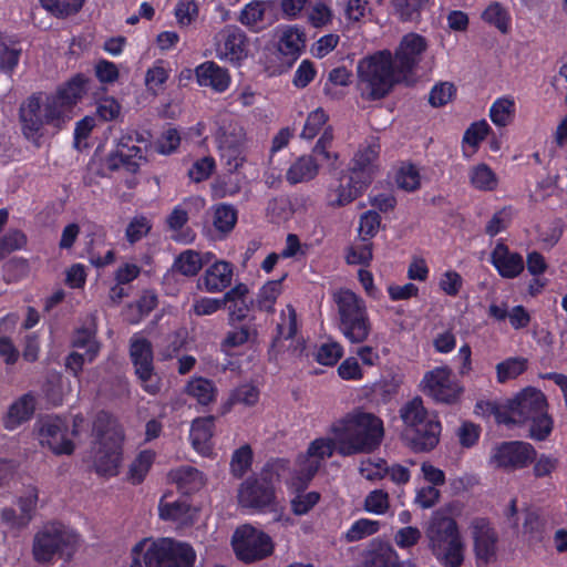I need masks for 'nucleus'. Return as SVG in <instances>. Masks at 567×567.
Returning a JSON list of instances; mask_svg holds the SVG:
<instances>
[{
  "label": "nucleus",
  "mask_w": 567,
  "mask_h": 567,
  "mask_svg": "<svg viewBox=\"0 0 567 567\" xmlns=\"http://www.w3.org/2000/svg\"><path fill=\"white\" fill-rule=\"evenodd\" d=\"M486 406L499 424L529 422V437L535 441H545L553 432L554 421L544 392H517L506 403L487 402Z\"/></svg>",
  "instance_id": "f257e3e1"
},
{
  "label": "nucleus",
  "mask_w": 567,
  "mask_h": 567,
  "mask_svg": "<svg viewBox=\"0 0 567 567\" xmlns=\"http://www.w3.org/2000/svg\"><path fill=\"white\" fill-rule=\"evenodd\" d=\"M329 432L337 437L338 454L346 457L377 451L384 437V425L373 413L358 411L334 421Z\"/></svg>",
  "instance_id": "f03ea898"
},
{
  "label": "nucleus",
  "mask_w": 567,
  "mask_h": 567,
  "mask_svg": "<svg viewBox=\"0 0 567 567\" xmlns=\"http://www.w3.org/2000/svg\"><path fill=\"white\" fill-rule=\"evenodd\" d=\"M406 82L390 50L377 51L358 61L357 89L363 100H381L396 84Z\"/></svg>",
  "instance_id": "7ed1b4c3"
},
{
  "label": "nucleus",
  "mask_w": 567,
  "mask_h": 567,
  "mask_svg": "<svg viewBox=\"0 0 567 567\" xmlns=\"http://www.w3.org/2000/svg\"><path fill=\"white\" fill-rule=\"evenodd\" d=\"M196 553L185 542L171 537H145L131 549L128 567H194Z\"/></svg>",
  "instance_id": "20e7f679"
},
{
  "label": "nucleus",
  "mask_w": 567,
  "mask_h": 567,
  "mask_svg": "<svg viewBox=\"0 0 567 567\" xmlns=\"http://www.w3.org/2000/svg\"><path fill=\"white\" fill-rule=\"evenodd\" d=\"M92 431L99 446L93 461L96 474L104 477L116 476L123 458L122 427L111 413L100 411L93 421Z\"/></svg>",
  "instance_id": "39448f33"
},
{
  "label": "nucleus",
  "mask_w": 567,
  "mask_h": 567,
  "mask_svg": "<svg viewBox=\"0 0 567 567\" xmlns=\"http://www.w3.org/2000/svg\"><path fill=\"white\" fill-rule=\"evenodd\" d=\"M290 471V461L284 457L270 458L259 475L248 476L238 488L241 507L264 511L276 503L275 484Z\"/></svg>",
  "instance_id": "423d86ee"
},
{
  "label": "nucleus",
  "mask_w": 567,
  "mask_h": 567,
  "mask_svg": "<svg viewBox=\"0 0 567 567\" xmlns=\"http://www.w3.org/2000/svg\"><path fill=\"white\" fill-rule=\"evenodd\" d=\"M80 535L60 523L45 525L33 537L32 555L37 563L48 564L55 557L71 560L80 546Z\"/></svg>",
  "instance_id": "0eeeda50"
},
{
  "label": "nucleus",
  "mask_w": 567,
  "mask_h": 567,
  "mask_svg": "<svg viewBox=\"0 0 567 567\" xmlns=\"http://www.w3.org/2000/svg\"><path fill=\"white\" fill-rule=\"evenodd\" d=\"M19 121L22 134L32 141L40 137L44 125L60 130L66 123L58 104L50 95L43 93H34L22 101L19 107Z\"/></svg>",
  "instance_id": "6e6552de"
},
{
  "label": "nucleus",
  "mask_w": 567,
  "mask_h": 567,
  "mask_svg": "<svg viewBox=\"0 0 567 567\" xmlns=\"http://www.w3.org/2000/svg\"><path fill=\"white\" fill-rule=\"evenodd\" d=\"M427 537L433 555L443 566L460 567L463 564V543L454 518L435 515L427 528Z\"/></svg>",
  "instance_id": "1a4fd4ad"
},
{
  "label": "nucleus",
  "mask_w": 567,
  "mask_h": 567,
  "mask_svg": "<svg viewBox=\"0 0 567 567\" xmlns=\"http://www.w3.org/2000/svg\"><path fill=\"white\" fill-rule=\"evenodd\" d=\"M231 546L236 557L246 564L261 560L270 556L274 550L270 536L250 525L236 528Z\"/></svg>",
  "instance_id": "9d476101"
},
{
  "label": "nucleus",
  "mask_w": 567,
  "mask_h": 567,
  "mask_svg": "<svg viewBox=\"0 0 567 567\" xmlns=\"http://www.w3.org/2000/svg\"><path fill=\"white\" fill-rule=\"evenodd\" d=\"M216 56L234 65H240L248 58L249 39L235 24H227L214 37Z\"/></svg>",
  "instance_id": "9b49d317"
},
{
  "label": "nucleus",
  "mask_w": 567,
  "mask_h": 567,
  "mask_svg": "<svg viewBox=\"0 0 567 567\" xmlns=\"http://www.w3.org/2000/svg\"><path fill=\"white\" fill-rule=\"evenodd\" d=\"M537 455L536 449L528 442L506 441L496 445L491 455V463L506 472L526 468Z\"/></svg>",
  "instance_id": "f8f14e48"
},
{
  "label": "nucleus",
  "mask_w": 567,
  "mask_h": 567,
  "mask_svg": "<svg viewBox=\"0 0 567 567\" xmlns=\"http://www.w3.org/2000/svg\"><path fill=\"white\" fill-rule=\"evenodd\" d=\"M427 41L421 34L411 32L405 34L399 42L393 58L395 64L409 82L415 68L422 60L423 53L427 50Z\"/></svg>",
  "instance_id": "ddd939ff"
},
{
  "label": "nucleus",
  "mask_w": 567,
  "mask_h": 567,
  "mask_svg": "<svg viewBox=\"0 0 567 567\" xmlns=\"http://www.w3.org/2000/svg\"><path fill=\"white\" fill-rule=\"evenodd\" d=\"M442 424L436 414H432L417 426L403 430L402 439L414 453L433 451L440 443Z\"/></svg>",
  "instance_id": "4468645a"
},
{
  "label": "nucleus",
  "mask_w": 567,
  "mask_h": 567,
  "mask_svg": "<svg viewBox=\"0 0 567 567\" xmlns=\"http://www.w3.org/2000/svg\"><path fill=\"white\" fill-rule=\"evenodd\" d=\"M476 560L483 565L496 558L498 534L488 518L476 517L471 523Z\"/></svg>",
  "instance_id": "2eb2a0df"
},
{
  "label": "nucleus",
  "mask_w": 567,
  "mask_h": 567,
  "mask_svg": "<svg viewBox=\"0 0 567 567\" xmlns=\"http://www.w3.org/2000/svg\"><path fill=\"white\" fill-rule=\"evenodd\" d=\"M237 20L250 32H261L278 20L275 2L270 0H251L240 9Z\"/></svg>",
  "instance_id": "dca6fc26"
},
{
  "label": "nucleus",
  "mask_w": 567,
  "mask_h": 567,
  "mask_svg": "<svg viewBox=\"0 0 567 567\" xmlns=\"http://www.w3.org/2000/svg\"><path fill=\"white\" fill-rule=\"evenodd\" d=\"M95 328L92 324L79 329L73 337V352L65 360V367L76 372L85 362H91L97 355L100 344L95 339Z\"/></svg>",
  "instance_id": "f3484780"
},
{
  "label": "nucleus",
  "mask_w": 567,
  "mask_h": 567,
  "mask_svg": "<svg viewBox=\"0 0 567 567\" xmlns=\"http://www.w3.org/2000/svg\"><path fill=\"white\" fill-rule=\"evenodd\" d=\"M205 205V202L200 197H189L184 199L181 204L174 207L172 213L167 216L166 223L172 231V238L175 241L183 243V244H190L194 238L195 234L189 229L185 228L184 226L188 221V216L194 207V209H200Z\"/></svg>",
  "instance_id": "a211bd4d"
},
{
  "label": "nucleus",
  "mask_w": 567,
  "mask_h": 567,
  "mask_svg": "<svg viewBox=\"0 0 567 567\" xmlns=\"http://www.w3.org/2000/svg\"><path fill=\"white\" fill-rule=\"evenodd\" d=\"M68 426L60 419H47L39 429L40 441L47 444L55 455H71L74 443L66 436Z\"/></svg>",
  "instance_id": "6ab92c4d"
},
{
  "label": "nucleus",
  "mask_w": 567,
  "mask_h": 567,
  "mask_svg": "<svg viewBox=\"0 0 567 567\" xmlns=\"http://www.w3.org/2000/svg\"><path fill=\"white\" fill-rule=\"evenodd\" d=\"M233 277L234 266L228 261L218 260L199 277L197 287L208 293L221 292L231 285Z\"/></svg>",
  "instance_id": "aec40b11"
},
{
  "label": "nucleus",
  "mask_w": 567,
  "mask_h": 567,
  "mask_svg": "<svg viewBox=\"0 0 567 567\" xmlns=\"http://www.w3.org/2000/svg\"><path fill=\"white\" fill-rule=\"evenodd\" d=\"M194 74L199 86L208 87L215 93L226 92L231 83L229 71L214 61H205L198 64Z\"/></svg>",
  "instance_id": "412c9836"
},
{
  "label": "nucleus",
  "mask_w": 567,
  "mask_h": 567,
  "mask_svg": "<svg viewBox=\"0 0 567 567\" xmlns=\"http://www.w3.org/2000/svg\"><path fill=\"white\" fill-rule=\"evenodd\" d=\"M87 79L81 74L75 75L58 89L51 99L58 104L66 122L72 118V107L82 99L86 91Z\"/></svg>",
  "instance_id": "4be33fe9"
},
{
  "label": "nucleus",
  "mask_w": 567,
  "mask_h": 567,
  "mask_svg": "<svg viewBox=\"0 0 567 567\" xmlns=\"http://www.w3.org/2000/svg\"><path fill=\"white\" fill-rule=\"evenodd\" d=\"M130 355L136 375L142 381H148L153 375V350L151 342L138 334H134L131 339Z\"/></svg>",
  "instance_id": "5701e85b"
},
{
  "label": "nucleus",
  "mask_w": 567,
  "mask_h": 567,
  "mask_svg": "<svg viewBox=\"0 0 567 567\" xmlns=\"http://www.w3.org/2000/svg\"><path fill=\"white\" fill-rule=\"evenodd\" d=\"M217 148L245 146L246 132L237 121L221 116L215 121L213 133Z\"/></svg>",
  "instance_id": "b1692460"
},
{
  "label": "nucleus",
  "mask_w": 567,
  "mask_h": 567,
  "mask_svg": "<svg viewBox=\"0 0 567 567\" xmlns=\"http://www.w3.org/2000/svg\"><path fill=\"white\" fill-rule=\"evenodd\" d=\"M491 262L503 278H516L524 270L523 257L497 243L491 252Z\"/></svg>",
  "instance_id": "393cba45"
},
{
  "label": "nucleus",
  "mask_w": 567,
  "mask_h": 567,
  "mask_svg": "<svg viewBox=\"0 0 567 567\" xmlns=\"http://www.w3.org/2000/svg\"><path fill=\"white\" fill-rule=\"evenodd\" d=\"M338 329L350 343H363L367 341L372 331L368 308L358 312L355 317L338 321Z\"/></svg>",
  "instance_id": "a878e982"
},
{
  "label": "nucleus",
  "mask_w": 567,
  "mask_h": 567,
  "mask_svg": "<svg viewBox=\"0 0 567 567\" xmlns=\"http://www.w3.org/2000/svg\"><path fill=\"white\" fill-rule=\"evenodd\" d=\"M215 427L214 416L198 417L192 423L189 440L193 447L203 455H208L213 450V434Z\"/></svg>",
  "instance_id": "bb28decb"
},
{
  "label": "nucleus",
  "mask_w": 567,
  "mask_h": 567,
  "mask_svg": "<svg viewBox=\"0 0 567 567\" xmlns=\"http://www.w3.org/2000/svg\"><path fill=\"white\" fill-rule=\"evenodd\" d=\"M248 295V286L241 282L224 295L225 306L228 303V319L230 323L243 321L247 318L250 310L247 301Z\"/></svg>",
  "instance_id": "cd10ccee"
},
{
  "label": "nucleus",
  "mask_w": 567,
  "mask_h": 567,
  "mask_svg": "<svg viewBox=\"0 0 567 567\" xmlns=\"http://www.w3.org/2000/svg\"><path fill=\"white\" fill-rule=\"evenodd\" d=\"M332 300L337 308L338 321L355 317L358 312L367 309L365 301L354 291L340 288L332 292Z\"/></svg>",
  "instance_id": "c85d7f7f"
},
{
  "label": "nucleus",
  "mask_w": 567,
  "mask_h": 567,
  "mask_svg": "<svg viewBox=\"0 0 567 567\" xmlns=\"http://www.w3.org/2000/svg\"><path fill=\"white\" fill-rule=\"evenodd\" d=\"M35 411V400L31 392H25L18 401L12 403L3 420L7 430L12 431L23 422L29 421Z\"/></svg>",
  "instance_id": "c756f323"
},
{
  "label": "nucleus",
  "mask_w": 567,
  "mask_h": 567,
  "mask_svg": "<svg viewBox=\"0 0 567 567\" xmlns=\"http://www.w3.org/2000/svg\"><path fill=\"white\" fill-rule=\"evenodd\" d=\"M142 150L136 145H128L121 141L114 152L107 157V166L111 169L126 168L127 171H135L138 166V161L142 158Z\"/></svg>",
  "instance_id": "7c9ffc66"
},
{
  "label": "nucleus",
  "mask_w": 567,
  "mask_h": 567,
  "mask_svg": "<svg viewBox=\"0 0 567 567\" xmlns=\"http://www.w3.org/2000/svg\"><path fill=\"white\" fill-rule=\"evenodd\" d=\"M319 173V164L312 155H301L291 163L286 172L289 184L306 183L313 179Z\"/></svg>",
  "instance_id": "2f4dec72"
},
{
  "label": "nucleus",
  "mask_w": 567,
  "mask_h": 567,
  "mask_svg": "<svg viewBox=\"0 0 567 567\" xmlns=\"http://www.w3.org/2000/svg\"><path fill=\"white\" fill-rule=\"evenodd\" d=\"M361 567H410L400 561L398 553L388 544L369 550Z\"/></svg>",
  "instance_id": "473e14b6"
},
{
  "label": "nucleus",
  "mask_w": 567,
  "mask_h": 567,
  "mask_svg": "<svg viewBox=\"0 0 567 567\" xmlns=\"http://www.w3.org/2000/svg\"><path fill=\"white\" fill-rule=\"evenodd\" d=\"M355 175H351L349 185L339 184L331 186L327 194V203L331 207H340L351 203L359 195L363 186L369 182L365 179L362 184L357 185Z\"/></svg>",
  "instance_id": "72a5a7b5"
},
{
  "label": "nucleus",
  "mask_w": 567,
  "mask_h": 567,
  "mask_svg": "<svg viewBox=\"0 0 567 567\" xmlns=\"http://www.w3.org/2000/svg\"><path fill=\"white\" fill-rule=\"evenodd\" d=\"M468 181L473 188L481 192H493L499 183L497 174L485 163H478L470 168Z\"/></svg>",
  "instance_id": "f704fd0d"
},
{
  "label": "nucleus",
  "mask_w": 567,
  "mask_h": 567,
  "mask_svg": "<svg viewBox=\"0 0 567 567\" xmlns=\"http://www.w3.org/2000/svg\"><path fill=\"white\" fill-rule=\"evenodd\" d=\"M169 478L182 494L189 495L202 485V473L192 466H181L169 472Z\"/></svg>",
  "instance_id": "c9c22d12"
},
{
  "label": "nucleus",
  "mask_w": 567,
  "mask_h": 567,
  "mask_svg": "<svg viewBox=\"0 0 567 567\" xmlns=\"http://www.w3.org/2000/svg\"><path fill=\"white\" fill-rule=\"evenodd\" d=\"M281 293L282 279L269 280L258 289L254 298V305L260 311L272 313L277 299Z\"/></svg>",
  "instance_id": "e433bc0d"
},
{
  "label": "nucleus",
  "mask_w": 567,
  "mask_h": 567,
  "mask_svg": "<svg viewBox=\"0 0 567 567\" xmlns=\"http://www.w3.org/2000/svg\"><path fill=\"white\" fill-rule=\"evenodd\" d=\"M393 179L400 189L414 192L421 187L422 175L416 165L403 162L394 168Z\"/></svg>",
  "instance_id": "4c0bfd02"
},
{
  "label": "nucleus",
  "mask_w": 567,
  "mask_h": 567,
  "mask_svg": "<svg viewBox=\"0 0 567 567\" xmlns=\"http://www.w3.org/2000/svg\"><path fill=\"white\" fill-rule=\"evenodd\" d=\"M306 45V34L297 25L287 27L281 31L278 48L285 55H298Z\"/></svg>",
  "instance_id": "58836bf2"
},
{
  "label": "nucleus",
  "mask_w": 567,
  "mask_h": 567,
  "mask_svg": "<svg viewBox=\"0 0 567 567\" xmlns=\"http://www.w3.org/2000/svg\"><path fill=\"white\" fill-rule=\"evenodd\" d=\"M380 145L377 140L372 138L361 146L353 158L352 174L357 176L359 172L368 173L370 176L373 164L378 159Z\"/></svg>",
  "instance_id": "ea45409f"
},
{
  "label": "nucleus",
  "mask_w": 567,
  "mask_h": 567,
  "mask_svg": "<svg viewBox=\"0 0 567 567\" xmlns=\"http://www.w3.org/2000/svg\"><path fill=\"white\" fill-rule=\"evenodd\" d=\"M156 453L152 450L141 451L128 467L127 481L133 485L143 483L155 462Z\"/></svg>",
  "instance_id": "a19ab883"
},
{
  "label": "nucleus",
  "mask_w": 567,
  "mask_h": 567,
  "mask_svg": "<svg viewBox=\"0 0 567 567\" xmlns=\"http://www.w3.org/2000/svg\"><path fill=\"white\" fill-rule=\"evenodd\" d=\"M431 415L420 396L413 398L400 408V417L404 424L403 430L417 426L419 423Z\"/></svg>",
  "instance_id": "79ce46f5"
},
{
  "label": "nucleus",
  "mask_w": 567,
  "mask_h": 567,
  "mask_svg": "<svg viewBox=\"0 0 567 567\" xmlns=\"http://www.w3.org/2000/svg\"><path fill=\"white\" fill-rule=\"evenodd\" d=\"M320 467V461L313 460L307 454L299 456L298 470L292 481V485L296 488V491H306L309 483L316 476Z\"/></svg>",
  "instance_id": "37998d69"
},
{
  "label": "nucleus",
  "mask_w": 567,
  "mask_h": 567,
  "mask_svg": "<svg viewBox=\"0 0 567 567\" xmlns=\"http://www.w3.org/2000/svg\"><path fill=\"white\" fill-rule=\"evenodd\" d=\"M482 19L504 34L509 31L512 20L511 14L499 2L495 1L488 4L482 12Z\"/></svg>",
  "instance_id": "c03bdc74"
},
{
  "label": "nucleus",
  "mask_w": 567,
  "mask_h": 567,
  "mask_svg": "<svg viewBox=\"0 0 567 567\" xmlns=\"http://www.w3.org/2000/svg\"><path fill=\"white\" fill-rule=\"evenodd\" d=\"M203 256L198 251L187 249L176 257L173 267L183 276L194 277L203 268Z\"/></svg>",
  "instance_id": "a18cd8bd"
},
{
  "label": "nucleus",
  "mask_w": 567,
  "mask_h": 567,
  "mask_svg": "<svg viewBox=\"0 0 567 567\" xmlns=\"http://www.w3.org/2000/svg\"><path fill=\"white\" fill-rule=\"evenodd\" d=\"M332 141L333 130L331 126H327L312 148V156L319 157L323 164L336 168L339 155L330 151Z\"/></svg>",
  "instance_id": "49530a36"
},
{
  "label": "nucleus",
  "mask_w": 567,
  "mask_h": 567,
  "mask_svg": "<svg viewBox=\"0 0 567 567\" xmlns=\"http://www.w3.org/2000/svg\"><path fill=\"white\" fill-rule=\"evenodd\" d=\"M380 527L381 524L379 520L359 518L353 522L348 530L343 534L342 539L347 543H355L377 534L380 530Z\"/></svg>",
  "instance_id": "de8ad7c7"
},
{
  "label": "nucleus",
  "mask_w": 567,
  "mask_h": 567,
  "mask_svg": "<svg viewBox=\"0 0 567 567\" xmlns=\"http://www.w3.org/2000/svg\"><path fill=\"white\" fill-rule=\"evenodd\" d=\"M171 70L163 60H156L145 73L144 83L147 91L158 93L169 78Z\"/></svg>",
  "instance_id": "09e8293b"
},
{
  "label": "nucleus",
  "mask_w": 567,
  "mask_h": 567,
  "mask_svg": "<svg viewBox=\"0 0 567 567\" xmlns=\"http://www.w3.org/2000/svg\"><path fill=\"white\" fill-rule=\"evenodd\" d=\"M515 114V102L512 97L497 99L489 109V117L492 122L499 127L507 126Z\"/></svg>",
  "instance_id": "8fccbe9b"
},
{
  "label": "nucleus",
  "mask_w": 567,
  "mask_h": 567,
  "mask_svg": "<svg viewBox=\"0 0 567 567\" xmlns=\"http://www.w3.org/2000/svg\"><path fill=\"white\" fill-rule=\"evenodd\" d=\"M489 125L486 121L475 122L470 125L463 135V152L465 156H472L480 143L486 137Z\"/></svg>",
  "instance_id": "3c124183"
},
{
  "label": "nucleus",
  "mask_w": 567,
  "mask_h": 567,
  "mask_svg": "<svg viewBox=\"0 0 567 567\" xmlns=\"http://www.w3.org/2000/svg\"><path fill=\"white\" fill-rule=\"evenodd\" d=\"M254 461V453L248 444H244L236 449L230 460V473L235 478H243L244 475L251 468Z\"/></svg>",
  "instance_id": "603ef678"
},
{
  "label": "nucleus",
  "mask_w": 567,
  "mask_h": 567,
  "mask_svg": "<svg viewBox=\"0 0 567 567\" xmlns=\"http://www.w3.org/2000/svg\"><path fill=\"white\" fill-rule=\"evenodd\" d=\"M85 0H40L44 10L56 18H68L76 14Z\"/></svg>",
  "instance_id": "864d4df0"
},
{
  "label": "nucleus",
  "mask_w": 567,
  "mask_h": 567,
  "mask_svg": "<svg viewBox=\"0 0 567 567\" xmlns=\"http://www.w3.org/2000/svg\"><path fill=\"white\" fill-rule=\"evenodd\" d=\"M328 120L329 116L323 109L318 107L313 110L308 114L306 118V123L300 133V137L307 141L313 140L317 135L320 134L321 130L323 132L328 126Z\"/></svg>",
  "instance_id": "5fc2aeb1"
},
{
  "label": "nucleus",
  "mask_w": 567,
  "mask_h": 567,
  "mask_svg": "<svg viewBox=\"0 0 567 567\" xmlns=\"http://www.w3.org/2000/svg\"><path fill=\"white\" fill-rule=\"evenodd\" d=\"M199 16L197 0H177L174 8V17L181 28L189 27Z\"/></svg>",
  "instance_id": "6e6d98bb"
},
{
  "label": "nucleus",
  "mask_w": 567,
  "mask_h": 567,
  "mask_svg": "<svg viewBox=\"0 0 567 567\" xmlns=\"http://www.w3.org/2000/svg\"><path fill=\"white\" fill-rule=\"evenodd\" d=\"M334 452L338 453L337 437H318L310 442L306 454L321 463L324 458L331 457Z\"/></svg>",
  "instance_id": "4d7b16f0"
},
{
  "label": "nucleus",
  "mask_w": 567,
  "mask_h": 567,
  "mask_svg": "<svg viewBox=\"0 0 567 567\" xmlns=\"http://www.w3.org/2000/svg\"><path fill=\"white\" fill-rule=\"evenodd\" d=\"M153 227L150 217L135 215L132 217L125 229V238L130 244H135L145 238Z\"/></svg>",
  "instance_id": "13d9d810"
},
{
  "label": "nucleus",
  "mask_w": 567,
  "mask_h": 567,
  "mask_svg": "<svg viewBox=\"0 0 567 567\" xmlns=\"http://www.w3.org/2000/svg\"><path fill=\"white\" fill-rule=\"evenodd\" d=\"M157 305V297L151 291L144 292L135 306L127 308L126 319L131 323H137L142 317L151 312Z\"/></svg>",
  "instance_id": "bf43d9fd"
},
{
  "label": "nucleus",
  "mask_w": 567,
  "mask_h": 567,
  "mask_svg": "<svg viewBox=\"0 0 567 567\" xmlns=\"http://www.w3.org/2000/svg\"><path fill=\"white\" fill-rule=\"evenodd\" d=\"M298 330L297 313L291 305H287L281 310L279 321L277 323V336L280 339H291Z\"/></svg>",
  "instance_id": "052dcab7"
},
{
  "label": "nucleus",
  "mask_w": 567,
  "mask_h": 567,
  "mask_svg": "<svg viewBox=\"0 0 567 567\" xmlns=\"http://www.w3.org/2000/svg\"><path fill=\"white\" fill-rule=\"evenodd\" d=\"M21 52L16 43H0V71L11 75L19 64Z\"/></svg>",
  "instance_id": "680f3d73"
},
{
  "label": "nucleus",
  "mask_w": 567,
  "mask_h": 567,
  "mask_svg": "<svg viewBox=\"0 0 567 567\" xmlns=\"http://www.w3.org/2000/svg\"><path fill=\"white\" fill-rule=\"evenodd\" d=\"M190 506L184 501L164 503L161 501L158 511L159 517L164 520L186 522Z\"/></svg>",
  "instance_id": "e2e57ef3"
},
{
  "label": "nucleus",
  "mask_w": 567,
  "mask_h": 567,
  "mask_svg": "<svg viewBox=\"0 0 567 567\" xmlns=\"http://www.w3.org/2000/svg\"><path fill=\"white\" fill-rule=\"evenodd\" d=\"M431 0H392L395 13L403 21H413Z\"/></svg>",
  "instance_id": "0e129e2a"
},
{
  "label": "nucleus",
  "mask_w": 567,
  "mask_h": 567,
  "mask_svg": "<svg viewBox=\"0 0 567 567\" xmlns=\"http://www.w3.org/2000/svg\"><path fill=\"white\" fill-rule=\"evenodd\" d=\"M237 212L226 204H220L214 210V226L220 233H229L236 225Z\"/></svg>",
  "instance_id": "69168bd1"
},
{
  "label": "nucleus",
  "mask_w": 567,
  "mask_h": 567,
  "mask_svg": "<svg viewBox=\"0 0 567 567\" xmlns=\"http://www.w3.org/2000/svg\"><path fill=\"white\" fill-rule=\"evenodd\" d=\"M372 257V244L361 238L348 249L346 260L349 265H369Z\"/></svg>",
  "instance_id": "338daca9"
},
{
  "label": "nucleus",
  "mask_w": 567,
  "mask_h": 567,
  "mask_svg": "<svg viewBox=\"0 0 567 567\" xmlns=\"http://www.w3.org/2000/svg\"><path fill=\"white\" fill-rule=\"evenodd\" d=\"M332 10L323 1L315 2L307 13V20L313 28L327 27L332 22Z\"/></svg>",
  "instance_id": "774afa93"
}]
</instances>
